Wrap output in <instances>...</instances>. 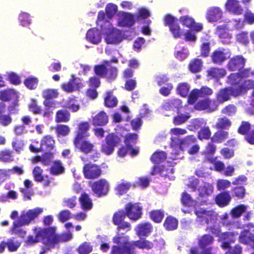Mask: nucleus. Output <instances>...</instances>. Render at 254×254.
<instances>
[{"label": "nucleus", "mask_w": 254, "mask_h": 254, "mask_svg": "<svg viewBox=\"0 0 254 254\" xmlns=\"http://www.w3.org/2000/svg\"><path fill=\"white\" fill-rule=\"evenodd\" d=\"M97 25L100 27L101 31L105 36V41L108 44H117L123 40L122 32L114 28L112 23L106 19L103 11H100L96 21Z\"/></svg>", "instance_id": "obj_1"}, {"label": "nucleus", "mask_w": 254, "mask_h": 254, "mask_svg": "<svg viewBox=\"0 0 254 254\" xmlns=\"http://www.w3.org/2000/svg\"><path fill=\"white\" fill-rule=\"evenodd\" d=\"M170 133L172 141L171 147L174 148V153L175 154H178L180 150H184L189 145L193 143L196 140L193 136H189L180 140L179 138V136L187 133V130L185 129L173 128L171 129Z\"/></svg>", "instance_id": "obj_2"}, {"label": "nucleus", "mask_w": 254, "mask_h": 254, "mask_svg": "<svg viewBox=\"0 0 254 254\" xmlns=\"http://www.w3.org/2000/svg\"><path fill=\"white\" fill-rule=\"evenodd\" d=\"M113 242L117 246L113 247L112 254H132L133 253L132 243L129 242L128 236L124 234H117L113 238Z\"/></svg>", "instance_id": "obj_3"}, {"label": "nucleus", "mask_w": 254, "mask_h": 254, "mask_svg": "<svg viewBox=\"0 0 254 254\" xmlns=\"http://www.w3.org/2000/svg\"><path fill=\"white\" fill-rule=\"evenodd\" d=\"M137 134H129L126 135L125 139V145H122L118 149L117 154L119 157H124L127 153L133 156L139 153V148L137 147H133L132 145L136 142Z\"/></svg>", "instance_id": "obj_4"}, {"label": "nucleus", "mask_w": 254, "mask_h": 254, "mask_svg": "<svg viewBox=\"0 0 254 254\" xmlns=\"http://www.w3.org/2000/svg\"><path fill=\"white\" fill-rule=\"evenodd\" d=\"M43 211V208L40 207L22 211L20 216L14 221L13 225L15 227L28 225L32 221L37 218Z\"/></svg>", "instance_id": "obj_5"}, {"label": "nucleus", "mask_w": 254, "mask_h": 254, "mask_svg": "<svg viewBox=\"0 0 254 254\" xmlns=\"http://www.w3.org/2000/svg\"><path fill=\"white\" fill-rule=\"evenodd\" d=\"M251 88H254V82L248 80L245 81L243 87H239V89H235V91H234L233 88L221 90L217 94V101L219 103H223L228 100L231 95H233L235 96H237L243 93V89Z\"/></svg>", "instance_id": "obj_6"}, {"label": "nucleus", "mask_w": 254, "mask_h": 254, "mask_svg": "<svg viewBox=\"0 0 254 254\" xmlns=\"http://www.w3.org/2000/svg\"><path fill=\"white\" fill-rule=\"evenodd\" d=\"M188 186L193 190H195L197 187L199 195L201 196L209 195L213 191V187L212 185L203 182L202 180L197 179H191Z\"/></svg>", "instance_id": "obj_7"}, {"label": "nucleus", "mask_w": 254, "mask_h": 254, "mask_svg": "<svg viewBox=\"0 0 254 254\" xmlns=\"http://www.w3.org/2000/svg\"><path fill=\"white\" fill-rule=\"evenodd\" d=\"M121 142L120 137L113 133L107 135L101 147V151L104 154L110 155L113 153L115 147Z\"/></svg>", "instance_id": "obj_8"}, {"label": "nucleus", "mask_w": 254, "mask_h": 254, "mask_svg": "<svg viewBox=\"0 0 254 254\" xmlns=\"http://www.w3.org/2000/svg\"><path fill=\"white\" fill-rule=\"evenodd\" d=\"M164 24L169 27L174 38H182L184 30L181 28L177 18L170 14H167L164 17Z\"/></svg>", "instance_id": "obj_9"}, {"label": "nucleus", "mask_w": 254, "mask_h": 254, "mask_svg": "<svg viewBox=\"0 0 254 254\" xmlns=\"http://www.w3.org/2000/svg\"><path fill=\"white\" fill-rule=\"evenodd\" d=\"M49 238L47 240V243L50 244V247H53L55 244L62 242H66L72 239V234L68 232L62 235H57L55 234V229L54 228L48 229ZM45 243H46L45 241Z\"/></svg>", "instance_id": "obj_10"}, {"label": "nucleus", "mask_w": 254, "mask_h": 254, "mask_svg": "<svg viewBox=\"0 0 254 254\" xmlns=\"http://www.w3.org/2000/svg\"><path fill=\"white\" fill-rule=\"evenodd\" d=\"M197 216V221L201 224H207L212 222L217 217L216 213L212 210H206L203 208H199L195 211Z\"/></svg>", "instance_id": "obj_11"}, {"label": "nucleus", "mask_w": 254, "mask_h": 254, "mask_svg": "<svg viewBox=\"0 0 254 254\" xmlns=\"http://www.w3.org/2000/svg\"><path fill=\"white\" fill-rule=\"evenodd\" d=\"M92 191L97 196L106 195L110 189V184L105 179H100L92 184L91 186Z\"/></svg>", "instance_id": "obj_12"}, {"label": "nucleus", "mask_w": 254, "mask_h": 254, "mask_svg": "<svg viewBox=\"0 0 254 254\" xmlns=\"http://www.w3.org/2000/svg\"><path fill=\"white\" fill-rule=\"evenodd\" d=\"M94 70L97 75L109 79L114 78L117 75L116 69L111 64H98L95 66Z\"/></svg>", "instance_id": "obj_13"}, {"label": "nucleus", "mask_w": 254, "mask_h": 254, "mask_svg": "<svg viewBox=\"0 0 254 254\" xmlns=\"http://www.w3.org/2000/svg\"><path fill=\"white\" fill-rule=\"evenodd\" d=\"M142 206L137 203H129L126 206L127 216L131 220L136 221L141 218L142 215Z\"/></svg>", "instance_id": "obj_14"}, {"label": "nucleus", "mask_w": 254, "mask_h": 254, "mask_svg": "<svg viewBox=\"0 0 254 254\" xmlns=\"http://www.w3.org/2000/svg\"><path fill=\"white\" fill-rule=\"evenodd\" d=\"M36 231V236L34 238L32 236L28 237L27 240L26 241V243L27 245H32L41 240L43 241V243L46 245L48 247H50V244H48L47 243H45V241L47 242V240L49 238V232L48 229H41V228H36L35 229Z\"/></svg>", "instance_id": "obj_15"}, {"label": "nucleus", "mask_w": 254, "mask_h": 254, "mask_svg": "<svg viewBox=\"0 0 254 254\" xmlns=\"http://www.w3.org/2000/svg\"><path fill=\"white\" fill-rule=\"evenodd\" d=\"M211 231L213 233L218 236L219 241L223 243L222 247L224 249L229 248V243L230 242H233L237 236V234L235 235L234 233L232 232L220 233L219 229H215L213 228L211 229Z\"/></svg>", "instance_id": "obj_16"}, {"label": "nucleus", "mask_w": 254, "mask_h": 254, "mask_svg": "<svg viewBox=\"0 0 254 254\" xmlns=\"http://www.w3.org/2000/svg\"><path fill=\"white\" fill-rule=\"evenodd\" d=\"M117 16V23L119 26L130 27L135 23L134 15L130 13L120 11Z\"/></svg>", "instance_id": "obj_17"}, {"label": "nucleus", "mask_w": 254, "mask_h": 254, "mask_svg": "<svg viewBox=\"0 0 254 254\" xmlns=\"http://www.w3.org/2000/svg\"><path fill=\"white\" fill-rule=\"evenodd\" d=\"M55 145V140L53 138L49 135L44 136L41 140V146L40 148L35 147L33 145H31L29 147L30 150L33 152H37L41 151H47L54 148Z\"/></svg>", "instance_id": "obj_18"}, {"label": "nucleus", "mask_w": 254, "mask_h": 254, "mask_svg": "<svg viewBox=\"0 0 254 254\" xmlns=\"http://www.w3.org/2000/svg\"><path fill=\"white\" fill-rule=\"evenodd\" d=\"M84 177L88 179H93L99 177L101 174L100 167L93 164H86L83 168Z\"/></svg>", "instance_id": "obj_19"}, {"label": "nucleus", "mask_w": 254, "mask_h": 254, "mask_svg": "<svg viewBox=\"0 0 254 254\" xmlns=\"http://www.w3.org/2000/svg\"><path fill=\"white\" fill-rule=\"evenodd\" d=\"M83 85L80 79L74 77L72 75V78L66 83L62 84V89L67 92H71L75 90H79L83 87Z\"/></svg>", "instance_id": "obj_20"}, {"label": "nucleus", "mask_w": 254, "mask_h": 254, "mask_svg": "<svg viewBox=\"0 0 254 254\" xmlns=\"http://www.w3.org/2000/svg\"><path fill=\"white\" fill-rule=\"evenodd\" d=\"M212 93V90L207 87H202L200 90L194 89L191 91L189 96L188 102L190 104H193L198 97L209 95Z\"/></svg>", "instance_id": "obj_21"}, {"label": "nucleus", "mask_w": 254, "mask_h": 254, "mask_svg": "<svg viewBox=\"0 0 254 254\" xmlns=\"http://www.w3.org/2000/svg\"><path fill=\"white\" fill-rule=\"evenodd\" d=\"M230 57V53L229 50L223 48H218L215 50L211 55L212 61L215 63H223Z\"/></svg>", "instance_id": "obj_22"}, {"label": "nucleus", "mask_w": 254, "mask_h": 254, "mask_svg": "<svg viewBox=\"0 0 254 254\" xmlns=\"http://www.w3.org/2000/svg\"><path fill=\"white\" fill-rule=\"evenodd\" d=\"M136 234L139 237H147L152 231L153 226L149 222H142L136 225L134 228Z\"/></svg>", "instance_id": "obj_23"}, {"label": "nucleus", "mask_w": 254, "mask_h": 254, "mask_svg": "<svg viewBox=\"0 0 254 254\" xmlns=\"http://www.w3.org/2000/svg\"><path fill=\"white\" fill-rule=\"evenodd\" d=\"M223 15V12L218 7H209L206 12V18L209 22H217L220 20Z\"/></svg>", "instance_id": "obj_24"}, {"label": "nucleus", "mask_w": 254, "mask_h": 254, "mask_svg": "<svg viewBox=\"0 0 254 254\" xmlns=\"http://www.w3.org/2000/svg\"><path fill=\"white\" fill-rule=\"evenodd\" d=\"M19 93L14 89H7L0 91V100L9 101L14 100L18 102Z\"/></svg>", "instance_id": "obj_25"}, {"label": "nucleus", "mask_w": 254, "mask_h": 254, "mask_svg": "<svg viewBox=\"0 0 254 254\" xmlns=\"http://www.w3.org/2000/svg\"><path fill=\"white\" fill-rule=\"evenodd\" d=\"M33 176L35 181L41 182L44 186H49L51 183V179L48 175H43V170L39 167H36L33 170Z\"/></svg>", "instance_id": "obj_26"}, {"label": "nucleus", "mask_w": 254, "mask_h": 254, "mask_svg": "<svg viewBox=\"0 0 254 254\" xmlns=\"http://www.w3.org/2000/svg\"><path fill=\"white\" fill-rule=\"evenodd\" d=\"M86 39L93 44H98L102 40L101 31L95 28H91L87 31Z\"/></svg>", "instance_id": "obj_27"}, {"label": "nucleus", "mask_w": 254, "mask_h": 254, "mask_svg": "<svg viewBox=\"0 0 254 254\" xmlns=\"http://www.w3.org/2000/svg\"><path fill=\"white\" fill-rule=\"evenodd\" d=\"M182 202L184 205V207L182 208V211L185 213H190L191 211V208L195 206L197 202L193 200L190 194L186 192L182 194Z\"/></svg>", "instance_id": "obj_28"}, {"label": "nucleus", "mask_w": 254, "mask_h": 254, "mask_svg": "<svg viewBox=\"0 0 254 254\" xmlns=\"http://www.w3.org/2000/svg\"><path fill=\"white\" fill-rule=\"evenodd\" d=\"M228 30H229L227 29V25L225 24L218 26L216 31V35L222 39V42L225 44L230 43L232 37V34L229 33Z\"/></svg>", "instance_id": "obj_29"}, {"label": "nucleus", "mask_w": 254, "mask_h": 254, "mask_svg": "<svg viewBox=\"0 0 254 254\" xmlns=\"http://www.w3.org/2000/svg\"><path fill=\"white\" fill-rule=\"evenodd\" d=\"M217 105L208 99H205L198 102L195 106L197 110H207L209 111H213L217 108Z\"/></svg>", "instance_id": "obj_30"}, {"label": "nucleus", "mask_w": 254, "mask_h": 254, "mask_svg": "<svg viewBox=\"0 0 254 254\" xmlns=\"http://www.w3.org/2000/svg\"><path fill=\"white\" fill-rule=\"evenodd\" d=\"M74 144L81 151L88 153L92 150L93 145L88 141L82 139H75Z\"/></svg>", "instance_id": "obj_31"}, {"label": "nucleus", "mask_w": 254, "mask_h": 254, "mask_svg": "<svg viewBox=\"0 0 254 254\" xmlns=\"http://www.w3.org/2000/svg\"><path fill=\"white\" fill-rule=\"evenodd\" d=\"M59 95V93L56 89H46L43 91L42 93V95L44 98L46 99V100L44 101V105L46 107H52V105L53 104L49 99H52L53 98H57Z\"/></svg>", "instance_id": "obj_32"}, {"label": "nucleus", "mask_w": 254, "mask_h": 254, "mask_svg": "<svg viewBox=\"0 0 254 254\" xmlns=\"http://www.w3.org/2000/svg\"><path fill=\"white\" fill-rule=\"evenodd\" d=\"M225 6L227 10L236 14H241L243 12V9L237 0H228Z\"/></svg>", "instance_id": "obj_33"}, {"label": "nucleus", "mask_w": 254, "mask_h": 254, "mask_svg": "<svg viewBox=\"0 0 254 254\" xmlns=\"http://www.w3.org/2000/svg\"><path fill=\"white\" fill-rule=\"evenodd\" d=\"M108 122V117L106 113L103 111L100 112L95 115L92 120L93 125L102 126L106 125Z\"/></svg>", "instance_id": "obj_34"}, {"label": "nucleus", "mask_w": 254, "mask_h": 254, "mask_svg": "<svg viewBox=\"0 0 254 254\" xmlns=\"http://www.w3.org/2000/svg\"><path fill=\"white\" fill-rule=\"evenodd\" d=\"M254 231V229H245L241 233L239 236L240 242L246 244H249L251 242H254V235L252 234Z\"/></svg>", "instance_id": "obj_35"}, {"label": "nucleus", "mask_w": 254, "mask_h": 254, "mask_svg": "<svg viewBox=\"0 0 254 254\" xmlns=\"http://www.w3.org/2000/svg\"><path fill=\"white\" fill-rule=\"evenodd\" d=\"M131 184L126 181H121L117 183L115 188L116 194L119 195L126 193L130 189Z\"/></svg>", "instance_id": "obj_36"}, {"label": "nucleus", "mask_w": 254, "mask_h": 254, "mask_svg": "<svg viewBox=\"0 0 254 254\" xmlns=\"http://www.w3.org/2000/svg\"><path fill=\"white\" fill-rule=\"evenodd\" d=\"M231 200L230 195L228 192H223L218 195L215 198L216 203L220 206H225Z\"/></svg>", "instance_id": "obj_37"}, {"label": "nucleus", "mask_w": 254, "mask_h": 254, "mask_svg": "<svg viewBox=\"0 0 254 254\" xmlns=\"http://www.w3.org/2000/svg\"><path fill=\"white\" fill-rule=\"evenodd\" d=\"M90 127L88 122H82L78 125V130L77 136L75 139H82L83 137L87 136L88 135L87 133V130Z\"/></svg>", "instance_id": "obj_38"}, {"label": "nucleus", "mask_w": 254, "mask_h": 254, "mask_svg": "<svg viewBox=\"0 0 254 254\" xmlns=\"http://www.w3.org/2000/svg\"><path fill=\"white\" fill-rule=\"evenodd\" d=\"M79 202L81 207L83 209L89 210L92 207V202L91 199L89 197V196L86 194L83 193L79 198Z\"/></svg>", "instance_id": "obj_39"}, {"label": "nucleus", "mask_w": 254, "mask_h": 254, "mask_svg": "<svg viewBox=\"0 0 254 254\" xmlns=\"http://www.w3.org/2000/svg\"><path fill=\"white\" fill-rule=\"evenodd\" d=\"M118 100L116 97L110 92H107L106 93V96L104 98V104L109 108H113L117 105Z\"/></svg>", "instance_id": "obj_40"}, {"label": "nucleus", "mask_w": 254, "mask_h": 254, "mask_svg": "<svg viewBox=\"0 0 254 254\" xmlns=\"http://www.w3.org/2000/svg\"><path fill=\"white\" fill-rule=\"evenodd\" d=\"M136 246L140 249H150L153 248V244L151 242H150L144 239H141L140 240L134 241L132 243V247Z\"/></svg>", "instance_id": "obj_41"}, {"label": "nucleus", "mask_w": 254, "mask_h": 254, "mask_svg": "<svg viewBox=\"0 0 254 254\" xmlns=\"http://www.w3.org/2000/svg\"><path fill=\"white\" fill-rule=\"evenodd\" d=\"M70 119V114L66 110H60L57 112L56 117V122H67Z\"/></svg>", "instance_id": "obj_42"}, {"label": "nucleus", "mask_w": 254, "mask_h": 254, "mask_svg": "<svg viewBox=\"0 0 254 254\" xmlns=\"http://www.w3.org/2000/svg\"><path fill=\"white\" fill-rule=\"evenodd\" d=\"M178 220L171 216L168 217L164 223V226L168 230H173L178 227Z\"/></svg>", "instance_id": "obj_43"}, {"label": "nucleus", "mask_w": 254, "mask_h": 254, "mask_svg": "<svg viewBox=\"0 0 254 254\" xmlns=\"http://www.w3.org/2000/svg\"><path fill=\"white\" fill-rule=\"evenodd\" d=\"M64 168L60 161H56L50 169V173L54 175H58L63 173Z\"/></svg>", "instance_id": "obj_44"}, {"label": "nucleus", "mask_w": 254, "mask_h": 254, "mask_svg": "<svg viewBox=\"0 0 254 254\" xmlns=\"http://www.w3.org/2000/svg\"><path fill=\"white\" fill-rule=\"evenodd\" d=\"M56 131L58 136H65L69 133L70 129L69 127L64 125H59L56 127Z\"/></svg>", "instance_id": "obj_45"}, {"label": "nucleus", "mask_w": 254, "mask_h": 254, "mask_svg": "<svg viewBox=\"0 0 254 254\" xmlns=\"http://www.w3.org/2000/svg\"><path fill=\"white\" fill-rule=\"evenodd\" d=\"M118 7L117 5L113 3H108L105 8V11L107 16L109 19L112 18L118 11Z\"/></svg>", "instance_id": "obj_46"}, {"label": "nucleus", "mask_w": 254, "mask_h": 254, "mask_svg": "<svg viewBox=\"0 0 254 254\" xmlns=\"http://www.w3.org/2000/svg\"><path fill=\"white\" fill-rule=\"evenodd\" d=\"M190 86L187 83H179L177 87V92L182 97H186L190 91Z\"/></svg>", "instance_id": "obj_47"}, {"label": "nucleus", "mask_w": 254, "mask_h": 254, "mask_svg": "<svg viewBox=\"0 0 254 254\" xmlns=\"http://www.w3.org/2000/svg\"><path fill=\"white\" fill-rule=\"evenodd\" d=\"M150 216L154 222L160 223L164 216V213L161 210H155L150 213Z\"/></svg>", "instance_id": "obj_48"}, {"label": "nucleus", "mask_w": 254, "mask_h": 254, "mask_svg": "<svg viewBox=\"0 0 254 254\" xmlns=\"http://www.w3.org/2000/svg\"><path fill=\"white\" fill-rule=\"evenodd\" d=\"M125 217L126 214L124 211H118L114 214L112 221L115 225L118 226L123 222Z\"/></svg>", "instance_id": "obj_49"}, {"label": "nucleus", "mask_w": 254, "mask_h": 254, "mask_svg": "<svg viewBox=\"0 0 254 254\" xmlns=\"http://www.w3.org/2000/svg\"><path fill=\"white\" fill-rule=\"evenodd\" d=\"M228 132L224 131H219L216 132L211 138V140L214 142H222L228 138Z\"/></svg>", "instance_id": "obj_50"}, {"label": "nucleus", "mask_w": 254, "mask_h": 254, "mask_svg": "<svg viewBox=\"0 0 254 254\" xmlns=\"http://www.w3.org/2000/svg\"><path fill=\"white\" fill-rule=\"evenodd\" d=\"M213 239L210 235H205L199 239V245L201 248H205L207 246L211 244Z\"/></svg>", "instance_id": "obj_51"}, {"label": "nucleus", "mask_w": 254, "mask_h": 254, "mask_svg": "<svg viewBox=\"0 0 254 254\" xmlns=\"http://www.w3.org/2000/svg\"><path fill=\"white\" fill-rule=\"evenodd\" d=\"M229 30L241 29L244 26L243 21L240 20H234L226 24Z\"/></svg>", "instance_id": "obj_52"}, {"label": "nucleus", "mask_w": 254, "mask_h": 254, "mask_svg": "<svg viewBox=\"0 0 254 254\" xmlns=\"http://www.w3.org/2000/svg\"><path fill=\"white\" fill-rule=\"evenodd\" d=\"M38 83V79L35 77H29L26 78L24 82V85L29 89L33 90L36 88Z\"/></svg>", "instance_id": "obj_53"}, {"label": "nucleus", "mask_w": 254, "mask_h": 254, "mask_svg": "<svg viewBox=\"0 0 254 254\" xmlns=\"http://www.w3.org/2000/svg\"><path fill=\"white\" fill-rule=\"evenodd\" d=\"M175 57L179 60H183L187 58L189 55L188 50L185 47L176 49L175 53Z\"/></svg>", "instance_id": "obj_54"}, {"label": "nucleus", "mask_w": 254, "mask_h": 254, "mask_svg": "<svg viewBox=\"0 0 254 254\" xmlns=\"http://www.w3.org/2000/svg\"><path fill=\"white\" fill-rule=\"evenodd\" d=\"M19 20L21 25L28 26L31 23L30 14L27 12H21L19 15Z\"/></svg>", "instance_id": "obj_55"}, {"label": "nucleus", "mask_w": 254, "mask_h": 254, "mask_svg": "<svg viewBox=\"0 0 254 254\" xmlns=\"http://www.w3.org/2000/svg\"><path fill=\"white\" fill-rule=\"evenodd\" d=\"M236 39L238 42L247 45L249 43V38L248 33L247 32H241L236 35Z\"/></svg>", "instance_id": "obj_56"}, {"label": "nucleus", "mask_w": 254, "mask_h": 254, "mask_svg": "<svg viewBox=\"0 0 254 254\" xmlns=\"http://www.w3.org/2000/svg\"><path fill=\"white\" fill-rule=\"evenodd\" d=\"M64 106L65 107L71 110L72 112L77 111L80 108L79 103L74 99L68 100Z\"/></svg>", "instance_id": "obj_57"}, {"label": "nucleus", "mask_w": 254, "mask_h": 254, "mask_svg": "<svg viewBox=\"0 0 254 254\" xmlns=\"http://www.w3.org/2000/svg\"><path fill=\"white\" fill-rule=\"evenodd\" d=\"M225 74L223 69L213 68L208 71V75L211 78H220Z\"/></svg>", "instance_id": "obj_58"}, {"label": "nucleus", "mask_w": 254, "mask_h": 254, "mask_svg": "<svg viewBox=\"0 0 254 254\" xmlns=\"http://www.w3.org/2000/svg\"><path fill=\"white\" fill-rule=\"evenodd\" d=\"M208 160L213 165L214 170L221 172L225 168V164L220 161L216 160L215 158L207 157Z\"/></svg>", "instance_id": "obj_59"}, {"label": "nucleus", "mask_w": 254, "mask_h": 254, "mask_svg": "<svg viewBox=\"0 0 254 254\" xmlns=\"http://www.w3.org/2000/svg\"><path fill=\"white\" fill-rule=\"evenodd\" d=\"M20 245V243L14 239H8L6 243V246H7L8 250L11 252L16 251Z\"/></svg>", "instance_id": "obj_60"}, {"label": "nucleus", "mask_w": 254, "mask_h": 254, "mask_svg": "<svg viewBox=\"0 0 254 254\" xmlns=\"http://www.w3.org/2000/svg\"><path fill=\"white\" fill-rule=\"evenodd\" d=\"M92 251V247L87 242H84L80 245L78 248L79 254H88Z\"/></svg>", "instance_id": "obj_61"}, {"label": "nucleus", "mask_w": 254, "mask_h": 254, "mask_svg": "<svg viewBox=\"0 0 254 254\" xmlns=\"http://www.w3.org/2000/svg\"><path fill=\"white\" fill-rule=\"evenodd\" d=\"M166 155L163 151H157L154 153L151 158L152 161L155 163H159L164 160Z\"/></svg>", "instance_id": "obj_62"}, {"label": "nucleus", "mask_w": 254, "mask_h": 254, "mask_svg": "<svg viewBox=\"0 0 254 254\" xmlns=\"http://www.w3.org/2000/svg\"><path fill=\"white\" fill-rule=\"evenodd\" d=\"M180 21L182 24L188 28L192 27L194 20L189 16H183L180 18Z\"/></svg>", "instance_id": "obj_63"}, {"label": "nucleus", "mask_w": 254, "mask_h": 254, "mask_svg": "<svg viewBox=\"0 0 254 254\" xmlns=\"http://www.w3.org/2000/svg\"><path fill=\"white\" fill-rule=\"evenodd\" d=\"M247 208V206L240 205L232 210L231 214L234 217H238L241 216L242 213L246 210Z\"/></svg>", "instance_id": "obj_64"}]
</instances>
